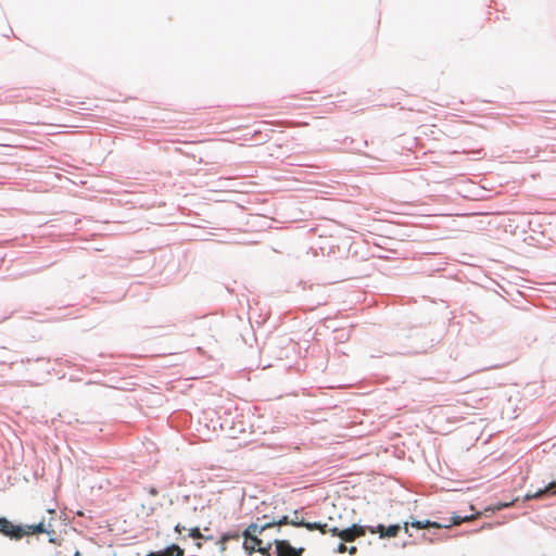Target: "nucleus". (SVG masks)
Listing matches in <instances>:
<instances>
[{"mask_svg":"<svg viewBox=\"0 0 556 556\" xmlns=\"http://www.w3.org/2000/svg\"><path fill=\"white\" fill-rule=\"evenodd\" d=\"M291 520L288 519L287 516H269V515H263L262 517H258L256 519V522H253L248 526V528L243 532V536L245 539L251 538L253 541V546L249 547L247 544L248 542H243L244 549L252 554L255 549H257L260 553L266 555L268 554V551L270 549V544H268L267 547H264L262 545V540L257 538V534H262L265 530L273 528L275 526H282L290 523Z\"/></svg>","mask_w":556,"mask_h":556,"instance_id":"f257e3e1","label":"nucleus"},{"mask_svg":"<svg viewBox=\"0 0 556 556\" xmlns=\"http://www.w3.org/2000/svg\"><path fill=\"white\" fill-rule=\"evenodd\" d=\"M51 525H45L43 521H40L37 525H29L24 527L15 526L10 520L5 518H0V533L15 540L22 539L24 535L37 534L39 532H50Z\"/></svg>","mask_w":556,"mask_h":556,"instance_id":"f03ea898","label":"nucleus"},{"mask_svg":"<svg viewBox=\"0 0 556 556\" xmlns=\"http://www.w3.org/2000/svg\"><path fill=\"white\" fill-rule=\"evenodd\" d=\"M329 532L333 536L340 538L344 542H352L356 538L364 536L366 534V530L364 527L358 525H353L350 528L346 529H339L337 527H332Z\"/></svg>","mask_w":556,"mask_h":556,"instance_id":"7ed1b4c3","label":"nucleus"},{"mask_svg":"<svg viewBox=\"0 0 556 556\" xmlns=\"http://www.w3.org/2000/svg\"><path fill=\"white\" fill-rule=\"evenodd\" d=\"M276 556H302L303 548L296 549L286 540H275Z\"/></svg>","mask_w":556,"mask_h":556,"instance_id":"20e7f679","label":"nucleus"},{"mask_svg":"<svg viewBox=\"0 0 556 556\" xmlns=\"http://www.w3.org/2000/svg\"><path fill=\"white\" fill-rule=\"evenodd\" d=\"M290 525L295 526V527H304L309 531L318 530L323 534L330 533L329 530L332 528V527H329L327 523H321V522H305L303 520L299 521L298 516H295V519H292L290 521Z\"/></svg>","mask_w":556,"mask_h":556,"instance_id":"39448f33","label":"nucleus"},{"mask_svg":"<svg viewBox=\"0 0 556 556\" xmlns=\"http://www.w3.org/2000/svg\"><path fill=\"white\" fill-rule=\"evenodd\" d=\"M400 530H401L400 525H392L389 527H384L383 525H378L376 532H378L381 538H394L399 534ZM371 533H375V531L371 530Z\"/></svg>","mask_w":556,"mask_h":556,"instance_id":"423d86ee","label":"nucleus"},{"mask_svg":"<svg viewBox=\"0 0 556 556\" xmlns=\"http://www.w3.org/2000/svg\"><path fill=\"white\" fill-rule=\"evenodd\" d=\"M412 527L416 528V529H425V528H437V529H440L442 528V526L438 522H431L429 520L427 521H415V522H412L410 523Z\"/></svg>","mask_w":556,"mask_h":556,"instance_id":"0eeeda50","label":"nucleus"},{"mask_svg":"<svg viewBox=\"0 0 556 556\" xmlns=\"http://www.w3.org/2000/svg\"><path fill=\"white\" fill-rule=\"evenodd\" d=\"M185 552L181 547H179L177 544H172L169 546V553H167V556H184Z\"/></svg>","mask_w":556,"mask_h":556,"instance_id":"6e6552de","label":"nucleus"},{"mask_svg":"<svg viewBox=\"0 0 556 556\" xmlns=\"http://www.w3.org/2000/svg\"><path fill=\"white\" fill-rule=\"evenodd\" d=\"M222 536H223V542H228L230 540L238 541L240 539V534L238 531L227 532V533L223 534Z\"/></svg>","mask_w":556,"mask_h":556,"instance_id":"1a4fd4ad","label":"nucleus"},{"mask_svg":"<svg viewBox=\"0 0 556 556\" xmlns=\"http://www.w3.org/2000/svg\"><path fill=\"white\" fill-rule=\"evenodd\" d=\"M555 486L556 485L554 483H552L547 488H545V490H541V491L536 492L534 495H532V497H539L542 494L547 493V492H551V493L555 494L556 493Z\"/></svg>","mask_w":556,"mask_h":556,"instance_id":"9d476101","label":"nucleus"},{"mask_svg":"<svg viewBox=\"0 0 556 556\" xmlns=\"http://www.w3.org/2000/svg\"><path fill=\"white\" fill-rule=\"evenodd\" d=\"M189 536H191L192 539H195V540H201L202 533L199 528H191L189 530Z\"/></svg>","mask_w":556,"mask_h":556,"instance_id":"9b49d317","label":"nucleus"},{"mask_svg":"<svg viewBox=\"0 0 556 556\" xmlns=\"http://www.w3.org/2000/svg\"><path fill=\"white\" fill-rule=\"evenodd\" d=\"M472 517H459V516H454L452 518V525H460L462 522L464 521H467V520H470Z\"/></svg>","mask_w":556,"mask_h":556,"instance_id":"f8f14e48","label":"nucleus"},{"mask_svg":"<svg viewBox=\"0 0 556 556\" xmlns=\"http://www.w3.org/2000/svg\"><path fill=\"white\" fill-rule=\"evenodd\" d=\"M167 553H169V546L166 547L164 551L151 552L147 556H167Z\"/></svg>","mask_w":556,"mask_h":556,"instance_id":"ddd939ff","label":"nucleus"},{"mask_svg":"<svg viewBox=\"0 0 556 556\" xmlns=\"http://www.w3.org/2000/svg\"><path fill=\"white\" fill-rule=\"evenodd\" d=\"M226 543L227 542H223V536H220V539L216 542V544L219 545V551L222 553L226 551Z\"/></svg>","mask_w":556,"mask_h":556,"instance_id":"4468645a","label":"nucleus"},{"mask_svg":"<svg viewBox=\"0 0 556 556\" xmlns=\"http://www.w3.org/2000/svg\"><path fill=\"white\" fill-rule=\"evenodd\" d=\"M346 549H348V546H346L344 543H340V544L338 545L337 552H338L339 554H343V553H345V552H346Z\"/></svg>","mask_w":556,"mask_h":556,"instance_id":"2eb2a0df","label":"nucleus"},{"mask_svg":"<svg viewBox=\"0 0 556 556\" xmlns=\"http://www.w3.org/2000/svg\"><path fill=\"white\" fill-rule=\"evenodd\" d=\"M52 520H53V517H50L49 520H45V519L41 520V521L45 522L46 526H48L49 523L51 525V531L47 532L48 534L55 532L54 529H53Z\"/></svg>","mask_w":556,"mask_h":556,"instance_id":"dca6fc26","label":"nucleus"},{"mask_svg":"<svg viewBox=\"0 0 556 556\" xmlns=\"http://www.w3.org/2000/svg\"><path fill=\"white\" fill-rule=\"evenodd\" d=\"M346 552H349L351 555H354L357 552L356 546L348 547Z\"/></svg>","mask_w":556,"mask_h":556,"instance_id":"f3484780","label":"nucleus"},{"mask_svg":"<svg viewBox=\"0 0 556 556\" xmlns=\"http://www.w3.org/2000/svg\"><path fill=\"white\" fill-rule=\"evenodd\" d=\"M201 540L212 541L213 536L212 535H205V534L202 533V539Z\"/></svg>","mask_w":556,"mask_h":556,"instance_id":"a211bd4d","label":"nucleus"},{"mask_svg":"<svg viewBox=\"0 0 556 556\" xmlns=\"http://www.w3.org/2000/svg\"><path fill=\"white\" fill-rule=\"evenodd\" d=\"M245 541L248 542V544H247V545H248L249 547L253 546V541H252V539H251V538H249V539H245V538H244V542H245Z\"/></svg>","mask_w":556,"mask_h":556,"instance_id":"6ab92c4d","label":"nucleus"},{"mask_svg":"<svg viewBox=\"0 0 556 556\" xmlns=\"http://www.w3.org/2000/svg\"><path fill=\"white\" fill-rule=\"evenodd\" d=\"M182 529H184V528H182V527H180V525H177V526L175 527V531H176V532H178V533H180Z\"/></svg>","mask_w":556,"mask_h":556,"instance_id":"aec40b11","label":"nucleus"},{"mask_svg":"<svg viewBox=\"0 0 556 556\" xmlns=\"http://www.w3.org/2000/svg\"><path fill=\"white\" fill-rule=\"evenodd\" d=\"M404 529H405L406 532H408V522H405Z\"/></svg>","mask_w":556,"mask_h":556,"instance_id":"412c9836","label":"nucleus"},{"mask_svg":"<svg viewBox=\"0 0 556 556\" xmlns=\"http://www.w3.org/2000/svg\"><path fill=\"white\" fill-rule=\"evenodd\" d=\"M195 546H197V548H201V547H202V543H201V542H198V543L195 544Z\"/></svg>","mask_w":556,"mask_h":556,"instance_id":"4be33fe9","label":"nucleus"},{"mask_svg":"<svg viewBox=\"0 0 556 556\" xmlns=\"http://www.w3.org/2000/svg\"><path fill=\"white\" fill-rule=\"evenodd\" d=\"M49 514L50 515H55V511L54 510H49Z\"/></svg>","mask_w":556,"mask_h":556,"instance_id":"5701e85b","label":"nucleus"},{"mask_svg":"<svg viewBox=\"0 0 556 556\" xmlns=\"http://www.w3.org/2000/svg\"><path fill=\"white\" fill-rule=\"evenodd\" d=\"M74 556H81L79 552H76Z\"/></svg>","mask_w":556,"mask_h":556,"instance_id":"b1692460","label":"nucleus"}]
</instances>
